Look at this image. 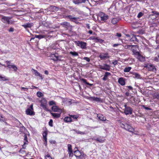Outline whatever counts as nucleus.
<instances>
[{
	"mask_svg": "<svg viewBox=\"0 0 159 159\" xmlns=\"http://www.w3.org/2000/svg\"><path fill=\"white\" fill-rule=\"evenodd\" d=\"M144 14L142 12H140L138 14L137 16V17L138 18H140L141 17H142L143 15Z\"/></svg>",
	"mask_w": 159,
	"mask_h": 159,
	"instance_id": "nucleus-46",
	"label": "nucleus"
},
{
	"mask_svg": "<svg viewBox=\"0 0 159 159\" xmlns=\"http://www.w3.org/2000/svg\"><path fill=\"white\" fill-rule=\"evenodd\" d=\"M136 47H137V45H132V48H131L130 49L132 51L134 54L137 56V55H139V52L137 51L134 48H136Z\"/></svg>",
	"mask_w": 159,
	"mask_h": 159,
	"instance_id": "nucleus-13",
	"label": "nucleus"
},
{
	"mask_svg": "<svg viewBox=\"0 0 159 159\" xmlns=\"http://www.w3.org/2000/svg\"><path fill=\"white\" fill-rule=\"evenodd\" d=\"M7 79L4 77H2L0 75V80H7Z\"/></svg>",
	"mask_w": 159,
	"mask_h": 159,
	"instance_id": "nucleus-47",
	"label": "nucleus"
},
{
	"mask_svg": "<svg viewBox=\"0 0 159 159\" xmlns=\"http://www.w3.org/2000/svg\"><path fill=\"white\" fill-rule=\"evenodd\" d=\"M45 159H53L49 154H47L45 156Z\"/></svg>",
	"mask_w": 159,
	"mask_h": 159,
	"instance_id": "nucleus-43",
	"label": "nucleus"
},
{
	"mask_svg": "<svg viewBox=\"0 0 159 159\" xmlns=\"http://www.w3.org/2000/svg\"><path fill=\"white\" fill-rule=\"evenodd\" d=\"M116 36L118 37H120L121 36V34L120 33H117L116 34Z\"/></svg>",
	"mask_w": 159,
	"mask_h": 159,
	"instance_id": "nucleus-56",
	"label": "nucleus"
},
{
	"mask_svg": "<svg viewBox=\"0 0 159 159\" xmlns=\"http://www.w3.org/2000/svg\"><path fill=\"white\" fill-rule=\"evenodd\" d=\"M117 60H115L112 62V63L114 65H116L117 64Z\"/></svg>",
	"mask_w": 159,
	"mask_h": 159,
	"instance_id": "nucleus-58",
	"label": "nucleus"
},
{
	"mask_svg": "<svg viewBox=\"0 0 159 159\" xmlns=\"http://www.w3.org/2000/svg\"><path fill=\"white\" fill-rule=\"evenodd\" d=\"M28 141L27 140V137L26 135V134H25L24 135V144H27L28 143Z\"/></svg>",
	"mask_w": 159,
	"mask_h": 159,
	"instance_id": "nucleus-32",
	"label": "nucleus"
},
{
	"mask_svg": "<svg viewBox=\"0 0 159 159\" xmlns=\"http://www.w3.org/2000/svg\"><path fill=\"white\" fill-rule=\"evenodd\" d=\"M97 117L100 120L102 121H105L106 120V118L105 117H104L102 114H97Z\"/></svg>",
	"mask_w": 159,
	"mask_h": 159,
	"instance_id": "nucleus-20",
	"label": "nucleus"
},
{
	"mask_svg": "<svg viewBox=\"0 0 159 159\" xmlns=\"http://www.w3.org/2000/svg\"><path fill=\"white\" fill-rule=\"evenodd\" d=\"M72 119L71 117L69 116L65 117L64 119V120L65 122H69L71 121Z\"/></svg>",
	"mask_w": 159,
	"mask_h": 159,
	"instance_id": "nucleus-30",
	"label": "nucleus"
},
{
	"mask_svg": "<svg viewBox=\"0 0 159 159\" xmlns=\"http://www.w3.org/2000/svg\"><path fill=\"white\" fill-rule=\"evenodd\" d=\"M87 98L91 101H94L98 102H101L102 100L101 98L94 97H88Z\"/></svg>",
	"mask_w": 159,
	"mask_h": 159,
	"instance_id": "nucleus-5",
	"label": "nucleus"
},
{
	"mask_svg": "<svg viewBox=\"0 0 159 159\" xmlns=\"http://www.w3.org/2000/svg\"><path fill=\"white\" fill-rule=\"evenodd\" d=\"M121 127L133 133L134 132V129L130 125L128 124H120Z\"/></svg>",
	"mask_w": 159,
	"mask_h": 159,
	"instance_id": "nucleus-1",
	"label": "nucleus"
},
{
	"mask_svg": "<svg viewBox=\"0 0 159 159\" xmlns=\"http://www.w3.org/2000/svg\"><path fill=\"white\" fill-rule=\"evenodd\" d=\"M70 54L74 56H78V53L76 52H70Z\"/></svg>",
	"mask_w": 159,
	"mask_h": 159,
	"instance_id": "nucleus-37",
	"label": "nucleus"
},
{
	"mask_svg": "<svg viewBox=\"0 0 159 159\" xmlns=\"http://www.w3.org/2000/svg\"><path fill=\"white\" fill-rule=\"evenodd\" d=\"M81 0H73V2L74 3L76 4H78L81 3Z\"/></svg>",
	"mask_w": 159,
	"mask_h": 159,
	"instance_id": "nucleus-35",
	"label": "nucleus"
},
{
	"mask_svg": "<svg viewBox=\"0 0 159 159\" xmlns=\"http://www.w3.org/2000/svg\"><path fill=\"white\" fill-rule=\"evenodd\" d=\"M107 54H105L103 55L101 54L99 55V57L101 59H105L106 58L109 57L107 56Z\"/></svg>",
	"mask_w": 159,
	"mask_h": 159,
	"instance_id": "nucleus-25",
	"label": "nucleus"
},
{
	"mask_svg": "<svg viewBox=\"0 0 159 159\" xmlns=\"http://www.w3.org/2000/svg\"><path fill=\"white\" fill-rule=\"evenodd\" d=\"M83 59L84 60H86L87 62H89L90 61V59L88 57H84Z\"/></svg>",
	"mask_w": 159,
	"mask_h": 159,
	"instance_id": "nucleus-52",
	"label": "nucleus"
},
{
	"mask_svg": "<svg viewBox=\"0 0 159 159\" xmlns=\"http://www.w3.org/2000/svg\"><path fill=\"white\" fill-rule=\"evenodd\" d=\"M127 87L129 90H132L133 89V87L130 86H128Z\"/></svg>",
	"mask_w": 159,
	"mask_h": 159,
	"instance_id": "nucleus-62",
	"label": "nucleus"
},
{
	"mask_svg": "<svg viewBox=\"0 0 159 159\" xmlns=\"http://www.w3.org/2000/svg\"><path fill=\"white\" fill-rule=\"evenodd\" d=\"M104 41V40H103L101 39L98 37H96L95 42L96 43L99 42L100 43H102Z\"/></svg>",
	"mask_w": 159,
	"mask_h": 159,
	"instance_id": "nucleus-29",
	"label": "nucleus"
},
{
	"mask_svg": "<svg viewBox=\"0 0 159 159\" xmlns=\"http://www.w3.org/2000/svg\"><path fill=\"white\" fill-rule=\"evenodd\" d=\"M142 107L144 108L145 109L147 110H151V109L148 107H146L145 105H143L142 106Z\"/></svg>",
	"mask_w": 159,
	"mask_h": 159,
	"instance_id": "nucleus-48",
	"label": "nucleus"
},
{
	"mask_svg": "<svg viewBox=\"0 0 159 159\" xmlns=\"http://www.w3.org/2000/svg\"><path fill=\"white\" fill-rule=\"evenodd\" d=\"M130 38H131L129 39L130 41H136L137 42H139V40L136 38L135 35L133 34H131V37Z\"/></svg>",
	"mask_w": 159,
	"mask_h": 159,
	"instance_id": "nucleus-16",
	"label": "nucleus"
},
{
	"mask_svg": "<svg viewBox=\"0 0 159 159\" xmlns=\"http://www.w3.org/2000/svg\"><path fill=\"white\" fill-rule=\"evenodd\" d=\"M52 115L54 117V118H59L61 116V113H53L50 112Z\"/></svg>",
	"mask_w": 159,
	"mask_h": 159,
	"instance_id": "nucleus-23",
	"label": "nucleus"
},
{
	"mask_svg": "<svg viewBox=\"0 0 159 159\" xmlns=\"http://www.w3.org/2000/svg\"><path fill=\"white\" fill-rule=\"evenodd\" d=\"M71 117L74 119H77L78 117L75 115H71Z\"/></svg>",
	"mask_w": 159,
	"mask_h": 159,
	"instance_id": "nucleus-59",
	"label": "nucleus"
},
{
	"mask_svg": "<svg viewBox=\"0 0 159 159\" xmlns=\"http://www.w3.org/2000/svg\"><path fill=\"white\" fill-rule=\"evenodd\" d=\"M148 69L149 71H152L155 72L156 71V68L155 66L152 65H149L147 66Z\"/></svg>",
	"mask_w": 159,
	"mask_h": 159,
	"instance_id": "nucleus-10",
	"label": "nucleus"
},
{
	"mask_svg": "<svg viewBox=\"0 0 159 159\" xmlns=\"http://www.w3.org/2000/svg\"><path fill=\"white\" fill-rule=\"evenodd\" d=\"M52 123L53 121L52 120H50L49 122V125L51 127H52L53 126Z\"/></svg>",
	"mask_w": 159,
	"mask_h": 159,
	"instance_id": "nucleus-49",
	"label": "nucleus"
},
{
	"mask_svg": "<svg viewBox=\"0 0 159 159\" xmlns=\"http://www.w3.org/2000/svg\"><path fill=\"white\" fill-rule=\"evenodd\" d=\"M89 39L91 40H94L95 41H96V38H95L94 37L92 36L89 37Z\"/></svg>",
	"mask_w": 159,
	"mask_h": 159,
	"instance_id": "nucleus-55",
	"label": "nucleus"
},
{
	"mask_svg": "<svg viewBox=\"0 0 159 159\" xmlns=\"http://www.w3.org/2000/svg\"><path fill=\"white\" fill-rule=\"evenodd\" d=\"M82 80L83 81V82L84 83H85V84H86L87 85H89L90 86H92L93 85V84H90V83L87 82L86 81V80H85V79H82Z\"/></svg>",
	"mask_w": 159,
	"mask_h": 159,
	"instance_id": "nucleus-36",
	"label": "nucleus"
},
{
	"mask_svg": "<svg viewBox=\"0 0 159 159\" xmlns=\"http://www.w3.org/2000/svg\"><path fill=\"white\" fill-rule=\"evenodd\" d=\"M125 109L124 110V113L126 115L131 114L132 113V109L129 107L127 106V105L125 104L124 106Z\"/></svg>",
	"mask_w": 159,
	"mask_h": 159,
	"instance_id": "nucleus-3",
	"label": "nucleus"
},
{
	"mask_svg": "<svg viewBox=\"0 0 159 159\" xmlns=\"http://www.w3.org/2000/svg\"><path fill=\"white\" fill-rule=\"evenodd\" d=\"M49 57H51V59L54 60V61H57L59 60L58 58V55L56 54H51L50 55Z\"/></svg>",
	"mask_w": 159,
	"mask_h": 159,
	"instance_id": "nucleus-11",
	"label": "nucleus"
},
{
	"mask_svg": "<svg viewBox=\"0 0 159 159\" xmlns=\"http://www.w3.org/2000/svg\"><path fill=\"white\" fill-rule=\"evenodd\" d=\"M156 98L159 100V93L155 95Z\"/></svg>",
	"mask_w": 159,
	"mask_h": 159,
	"instance_id": "nucleus-61",
	"label": "nucleus"
},
{
	"mask_svg": "<svg viewBox=\"0 0 159 159\" xmlns=\"http://www.w3.org/2000/svg\"><path fill=\"white\" fill-rule=\"evenodd\" d=\"M131 69V67H125L124 70V71L125 72H129Z\"/></svg>",
	"mask_w": 159,
	"mask_h": 159,
	"instance_id": "nucleus-38",
	"label": "nucleus"
},
{
	"mask_svg": "<svg viewBox=\"0 0 159 159\" xmlns=\"http://www.w3.org/2000/svg\"><path fill=\"white\" fill-rule=\"evenodd\" d=\"M26 130V129L24 126H22V127H21V128H20V131L22 133H24V134H25V132Z\"/></svg>",
	"mask_w": 159,
	"mask_h": 159,
	"instance_id": "nucleus-33",
	"label": "nucleus"
},
{
	"mask_svg": "<svg viewBox=\"0 0 159 159\" xmlns=\"http://www.w3.org/2000/svg\"><path fill=\"white\" fill-rule=\"evenodd\" d=\"M137 58L140 61H143L144 60V58L143 57V56L140 55V53H139V55H137Z\"/></svg>",
	"mask_w": 159,
	"mask_h": 159,
	"instance_id": "nucleus-28",
	"label": "nucleus"
},
{
	"mask_svg": "<svg viewBox=\"0 0 159 159\" xmlns=\"http://www.w3.org/2000/svg\"><path fill=\"white\" fill-rule=\"evenodd\" d=\"M111 75V74L110 73L106 72L105 73V74L104 75H105V76H106L107 77L108 76L110 75Z\"/></svg>",
	"mask_w": 159,
	"mask_h": 159,
	"instance_id": "nucleus-51",
	"label": "nucleus"
},
{
	"mask_svg": "<svg viewBox=\"0 0 159 159\" xmlns=\"http://www.w3.org/2000/svg\"><path fill=\"white\" fill-rule=\"evenodd\" d=\"M112 8H115V7L114 6H111L110 8H109V10H110V11H111V10Z\"/></svg>",
	"mask_w": 159,
	"mask_h": 159,
	"instance_id": "nucleus-64",
	"label": "nucleus"
},
{
	"mask_svg": "<svg viewBox=\"0 0 159 159\" xmlns=\"http://www.w3.org/2000/svg\"><path fill=\"white\" fill-rule=\"evenodd\" d=\"M94 140H96L100 143H103L105 141V139H103V138L101 137H99L96 139H94Z\"/></svg>",
	"mask_w": 159,
	"mask_h": 159,
	"instance_id": "nucleus-26",
	"label": "nucleus"
},
{
	"mask_svg": "<svg viewBox=\"0 0 159 159\" xmlns=\"http://www.w3.org/2000/svg\"><path fill=\"white\" fill-rule=\"evenodd\" d=\"M26 113L29 115H34V112L32 111V110L30 108H28L26 111Z\"/></svg>",
	"mask_w": 159,
	"mask_h": 159,
	"instance_id": "nucleus-19",
	"label": "nucleus"
},
{
	"mask_svg": "<svg viewBox=\"0 0 159 159\" xmlns=\"http://www.w3.org/2000/svg\"><path fill=\"white\" fill-rule=\"evenodd\" d=\"M47 132L46 131H44L43 134V139L44 140L47 139Z\"/></svg>",
	"mask_w": 159,
	"mask_h": 159,
	"instance_id": "nucleus-34",
	"label": "nucleus"
},
{
	"mask_svg": "<svg viewBox=\"0 0 159 159\" xmlns=\"http://www.w3.org/2000/svg\"><path fill=\"white\" fill-rule=\"evenodd\" d=\"M99 68L101 69L109 71L110 69V66L107 64H105L103 66L99 65Z\"/></svg>",
	"mask_w": 159,
	"mask_h": 159,
	"instance_id": "nucleus-8",
	"label": "nucleus"
},
{
	"mask_svg": "<svg viewBox=\"0 0 159 159\" xmlns=\"http://www.w3.org/2000/svg\"><path fill=\"white\" fill-rule=\"evenodd\" d=\"M34 71V73L36 76H39V77L41 78V79H43L42 75L40 74L37 70H33Z\"/></svg>",
	"mask_w": 159,
	"mask_h": 159,
	"instance_id": "nucleus-31",
	"label": "nucleus"
},
{
	"mask_svg": "<svg viewBox=\"0 0 159 159\" xmlns=\"http://www.w3.org/2000/svg\"><path fill=\"white\" fill-rule=\"evenodd\" d=\"M118 82L122 86L125 85V79L122 77L119 78Z\"/></svg>",
	"mask_w": 159,
	"mask_h": 159,
	"instance_id": "nucleus-15",
	"label": "nucleus"
},
{
	"mask_svg": "<svg viewBox=\"0 0 159 159\" xmlns=\"http://www.w3.org/2000/svg\"><path fill=\"white\" fill-rule=\"evenodd\" d=\"M154 14L156 15H159V12L156 11H152V12Z\"/></svg>",
	"mask_w": 159,
	"mask_h": 159,
	"instance_id": "nucleus-54",
	"label": "nucleus"
},
{
	"mask_svg": "<svg viewBox=\"0 0 159 159\" xmlns=\"http://www.w3.org/2000/svg\"><path fill=\"white\" fill-rule=\"evenodd\" d=\"M61 25L63 26L66 29H68L69 28L70 25L69 23L67 22H64L61 24Z\"/></svg>",
	"mask_w": 159,
	"mask_h": 159,
	"instance_id": "nucleus-17",
	"label": "nucleus"
},
{
	"mask_svg": "<svg viewBox=\"0 0 159 159\" xmlns=\"http://www.w3.org/2000/svg\"><path fill=\"white\" fill-rule=\"evenodd\" d=\"M11 18L10 17H7L3 16L1 19V20L5 23H7L8 24H10V20Z\"/></svg>",
	"mask_w": 159,
	"mask_h": 159,
	"instance_id": "nucleus-7",
	"label": "nucleus"
},
{
	"mask_svg": "<svg viewBox=\"0 0 159 159\" xmlns=\"http://www.w3.org/2000/svg\"><path fill=\"white\" fill-rule=\"evenodd\" d=\"M41 106L46 111H47L51 112V111L50 110L48 109L47 107L46 104H41Z\"/></svg>",
	"mask_w": 159,
	"mask_h": 159,
	"instance_id": "nucleus-27",
	"label": "nucleus"
},
{
	"mask_svg": "<svg viewBox=\"0 0 159 159\" xmlns=\"http://www.w3.org/2000/svg\"><path fill=\"white\" fill-rule=\"evenodd\" d=\"M37 96L39 97H42L43 96L42 93L41 92L39 91L37 92Z\"/></svg>",
	"mask_w": 159,
	"mask_h": 159,
	"instance_id": "nucleus-42",
	"label": "nucleus"
},
{
	"mask_svg": "<svg viewBox=\"0 0 159 159\" xmlns=\"http://www.w3.org/2000/svg\"><path fill=\"white\" fill-rule=\"evenodd\" d=\"M49 105L50 106L55 105L56 103L53 101H51L49 102Z\"/></svg>",
	"mask_w": 159,
	"mask_h": 159,
	"instance_id": "nucleus-44",
	"label": "nucleus"
},
{
	"mask_svg": "<svg viewBox=\"0 0 159 159\" xmlns=\"http://www.w3.org/2000/svg\"><path fill=\"white\" fill-rule=\"evenodd\" d=\"M73 130L78 134H85V133L84 132L79 131V130H77L75 129H73Z\"/></svg>",
	"mask_w": 159,
	"mask_h": 159,
	"instance_id": "nucleus-39",
	"label": "nucleus"
},
{
	"mask_svg": "<svg viewBox=\"0 0 159 159\" xmlns=\"http://www.w3.org/2000/svg\"><path fill=\"white\" fill-rule=\"evenodd\" d=\"M134 78L137 79H139L140 78V75L138 73H136L135 74H134Z\"/></svg>",
	"mask_w": 159,
	"mask_h": 159,
	"instance_id": "nucleus-41",
	"label": "nucleus"
},
{
	"mask_svg": "<svg viewBox=\"0 0 159 159\" xmlns=\"http://www.w3.org/2000/svg\"><path fill=\"white\" fill-rule=\"evenodd\" d=\"M99 16L101 18V20L104 21H106L109 18L108 16L102 12H101L99 13Z\"/></svg>",
	"mask_w": 159,
	"mask_h": 159,
	"instance_id": "nucleus-4",
	"label": "nucleus"
},
{
	"mask_svg": "<svg viewBox=\"0 0 159 159\" xmlns=\"http://www.w3.org/2000/svg\"><path fill=\"white\" fill-rule=\"evenodd\" d=\"M132 159H138V156L137 155H134Z\"/></svg>",
	"mask_w": 159,
	"mask_h": 159,
	"instance_id": "nucleus-53",
	"label": "nucleus"
},
{
	"mask_svg": "<svg viewBox=\"0 0 159 159\" xmlns=\"http://www.w3.org/2000/svg\"><path fill=\"white\" fill-rule=\"evenodd\" d=\"M9 31L10 32H13L14 31V29L12 28H11L9 29Z\"/></svg>",
	"mask_w": 159,
	"mask_h": 159,
	"instance_id": "nucleus-63",
	"label": "nucleus"
},
{
	"mask_svg": "<svg viewBox=\"0 0 159 159\" xmlns=\"http://www.w3.org/2000/svg\"><path fill=\"white\" fill-rule=\"evenodd\" d=\"M125 48L126 49H130V48H132V45H125L124 46Z\"/></svg>",
	"mask_w": 159,
	"mask_h": 159,
	"instance_id": "nucleus-45",
	"label": "nucleus"
},
{
	"mask_svg": "<svg viewBox=\"0 0 159 159\" xmlns=\"http://www.w3.org/2000/svg\"><path fill=\"white\" fill-rule=\"evenodd\" d=\"M75 43L78 46L80 47L81 48L84 49L86 48V43L82 41H76L75 42Z\"/></svg>",
	"mask_w": 159,
	"mask_h": 159,
	"instance_id": "nucleus-2",
	"label": "nucleus"
},
{
	"mask_svg": "<svg viewBox=\"0 0 159 159\" xmlns=\"http://www.w3.org/2000/svg\"><path fill=\"white\" fill-rule=\"evenodd\" d=\"M74 153V155L77 158H80V159H83V156L82 155L81 153L79 150L75 151Z\"/></svg>",
	"mask_w": 159,
	"mask_h": 159,
	"instance_id": "nucleus-6",
	"label": "nucleus"
},
{
	"mask_svg": "<svg viewBox=\"0 0 159 159\" xmlns=\"http://www.w3.org/2000/svg\"><path fill=\"white\" fill-rule=\"evenodd\" d=\"M41 104H47V101L44 98H43L42 99V100L41 101Z\"/></svg>",
	"mask_w": 159,
	"mask_h": 159,
	"instance_id": "nucleus-40",
	"label": "nucleus"
},
{
	"mask_svg": "<svg viewBox=\"0 0 159 159\" xmlns=\"http://www.w3.org/2000/svg\"><path fill=\"white\" fill-rule=\"evenodd\" d=\"M50 10L52 12L57 11L59 10V8L57 7L51 6H50Z\"/></svg>",
	"mask_w": 159,
	"mask_h": 159,
	"instance_id": "nucleus-24",
	"label": "nucleus"
},
{
	"mask_svg": "<svg viewBox=\"0 0 159 159\" xmlns=\"http://www.w3.org/2000/svg\"><path fill=\"white\" fill-rule=\"evenodd\" d=\"M21 90H23L24 91H27V90H28V88H24V87H22L21 88Z\"/></svg>",
	"mask_w": 159,
	"mask_h": 159,
	"instance_id": "nucleus-57",
	"label": "nucleus"
},
{
	"mask_svg": "<svg viewBox=\"0 0 159 159\" xmlns=\"http://www.w3.org/2000/svg\"><path fill=\"white\" fill-rule=\"evenodd\" d=\"M120 20L119 17L113 18L111 20V23L113 24H116Z\"/></svg>",
	"mask_w": 159,
	"mask_h": 159,
	"instance_id": "nucleus-18",
	"label": "nucleus"
},
{
	"mask_svg": "<svg viewBox=\"0 0 159 159\" xmlns=\"http://www.w3.org/2000/svg\"><path fill=\"white\" fill-rule=\"evenodd\" d=\"M6 62L7 63V66L9 68H12L14 69V70L15 71H16L17 69V67L14 65L12 64L11 65H10V61H6Z\"/></svg>",
	"mask_w": 159,
	"mask_h": 159,
	"instance_id": "nucleus-9",
	"label": "nucleus"
},
{
	"mask_svg": "<svg viewBox=\"0 0 159 159\" xmlns=\"http://www.w3.org/2000/svg\"><path fill=\"white\" fill-rule=\"evenodd\" d=\"M35 37L36 38L39 39H41L43 37V36L41 35H36Z\"/></svg>",
	"mask_w": 159,
	"mask_h": 159,
	"instance_id": "nucleus-50",
	"label": "nucleus"
},
{
	"mask_svg": "<svg viewBox=\"0 0 159 159\" xmlns=\"http://www.w3.org/2000/svg\"><path fill=\"white\" fill-rule=\"evenodd\" d=\"M52 109L54 112H58L61 113L62 111L61 109L59 108L56 106H53L52 107Z\"/></svg>",
	"mask_w": 159,
	"mask_h": 159,
	"instance_id": "nucleus-12",
	"label": "nucleus"
},
{
	"mask_svg": "<svg viewBox=\"0 0 159 159\" xmlns=\"http://www.w3.org/2000/svg\"><path fill=\"white\" fill-rule=\"evenodd\" d=\"M66 17L70 19L71 21L73 22H75V21L77 20L78 19V17H74L71 15L67 16Z\"/></svg>",
	"mask_w": 159,
	"mask_h": 159,
	"instance_id": "nucleus-21",
	"label": "nucleus"
},
{
	"mask_svg": "<svg viewBox=\"0 0 159 159\" xmlns=\"http://www.w3.org/2000/svg\"><path fill=\"white\" fill-rule=\"evenodd\" d=\"M33 25L34 24L32 23H28L25 24L22 26L26 29L28 28H31L33 26Z\"/></svg>",
	"mask_w": 159,
	"mask_h": 159,
	"instance_id": "nucleus-22",
	"label": "nucleus"
},
{
	"mask_svg": "<svg viewBox=\"0 0 159 159\" xmlns=\"http://www.w3.org/2000/svg\"><path fill=\"white\" fill-rule=\"evenodd\" d=\"M71 147V145L70 144H68V149L69 156H72L73 154L72 152Z\"/></svg>",
	"mask_w": 159,
	"mask_h": 159,
	"instance_id": "nucleus-14",
	"label": "nucleus"
},
{
	"mask_svg": "<svg viewBox=\"0 0 159 159\" xmlns=\"http://www.w3.org/2000/svg\"><path fill=\"white\" fill-rule=\"evenodd\" d=\"M102 79L103 80L105 81L107 79V77L106 76H105V75H104L103 77L102 78Z\"/></svg>",
	"mask_w": 159,
	"mask_h": 159,
	"instance_id": "nucleus-60",
	"label": "nucleus"
}]
</instances>
